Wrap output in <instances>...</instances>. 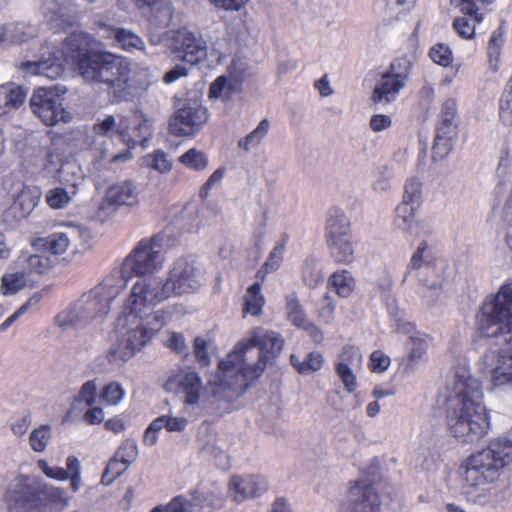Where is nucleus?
Masks as SVG:
<instances>
[{"instance_id": "72a5a7b5", "label": "nucleus", "mask_w": 512, "mask_h": 512, "mask_svg": "<svg viewBox=\"0 0 512 512\" xmlns=\"http://www.w3.org/2000/svg\"><path fill=\"white\" fill-rule=\"evenodd\" d=\"M352 236L347 215L340 210H332L326 224L327 241Z\"/></svg>"}, {"instance_id": "58836bf2", "label": "nucleus", "mask_w": 512, "mask_h": 512, "mask_svg": "<svg viewBox=\"0 0 512 512\" xmlns=\"http://www.w3.org/2000/svg\"><path fill=\"white\" fill-rule=\"evenodd\" d=\"M34 251L31 254L23 252L18 261L25 273H45L52 266V260L43 251Z\"/></svg>"}, {"instance_id": "aec40b11", "label": "nucleus", "mask_w": 512, "mask_h": 512, "mask_svg": "<svg viewBox=\"0 0 512 512\" xmlns=\"http://www.w3.org/2000/svg\"><path fill=\"white\" fill-rule=\"evenodd\" d=\"M118 132L129 147L144 146L152 137L153 122L146 114L135 111L131 117L121 120Z\"/></svg>"}, {"instance_id": "dca6fc26", "label": "nucleus", "mask_w": 512, "mask_h": 512, "mask_svg": "<svg viewBox=\"0 0 512 512\" xmlns=\"http://www.w3.org/2000/svg\"><path fill=\"white\" fill-rule=\"evenodd\" d=\"M58 181L65 187H56L46 193V202L52 209L66 208L78 193L83 181L81 169L72 163L62 165L57 170Z\"/></svg>"}, {"instance_id": "e2e57ef3", "label": "nucleus", "mask_w": 512, "mask_h": 512, "mask_svg": "<svg viewBox=\"0 0 512 512\" xmlns=\"http://www.w3.org/2000/svg\"><path fill=\"white\" fill-rule=\"evenodd\" d=\"M116 129V118L113 115L106 116L103 120L94 125V132L99 136H111Z\"/></svg>"}, {"instance_id": "c03bdc74", "label": "nucleus", "mask_w": 512, "mask_h": 512, "mask_svg": "<svg viewBox=\"0 0 512 512\" xmlns=\"http://www.w3.org/2000/svg\"><path fill=\"white\" fill-rule=\"evenodd\" d=\"M52 435V427L48 424H42L34 428L28 438L31 450L37 453L44 452L52 440Z\"/></svg>"}, {"instance_id": "ddd939ff", "label": "nucleus", "mask_w": 512, "mask_h": 512, "mask_svg": "<svg viewBox=\"0 0 512 512\" xmlns=\"http://www.w3.org/2000/svg\"><path fill=\"white\" fill-rule=\"evenodd\" d=\"M168 47L178 60L196 65L207 55V43L200 33L187 27L168 31Z\"/></svg>"}, {"instance_id": "0e129e2a", "label": "nucleus", "mask_w": 512, "mask_h": 512, "mask_svg": "<svg viewBox=\"0 0 512 512\" xmlns=\"http://www.w3.org/2000/svg\"><path fill=\"white\" fill-rule=\"evenodd\" d=\"M390 358L382 351L376 350L370 356V369L376 373H382L390 366Z\"/></svg>"}, {"instance_id": "a18cd8bd", "label": "nucleus", "mask_w": 512, "mask_h": 512, "mask_svg": "<svg viewBox=\"0 0 512 512\" xmlns=\"http://www.w3.org/2000/svg\"><path fill=\"white\" fill-rule=\"evenodd\" d=\"M264 304L265 298L261 293V283L256 282L246 291L243 313L253 316L259 315Z\"/></svg>"}, {"instance_id": "bf43d9fd", "label": "nucleus", "mask_w": 512, "mask_h": 512, "mask_svg": "<svg viewBox=\"0 0 512 512\" xmlns=\"http://www.w3.org/2000/svg\"><path fill=\"white\" fill-rule=\"evenodd\" d=\"M38 468L43 472L48 478L57 480V481H65L69 477L68 468L66 469L58 466H50L46 459H40L38 461Z\"/></svg>"}, {"instance_id": "de8ad7c7", "label": "nucleus", "mask_w": 512, "mask_h": 512, "mask_svg": "<svg viewBox=\"0 0 512 512\" xmlns=\"http://www.w3.org/2000/svg\"><path fill=\"white\" fill-rule=\"evenodd\" d=\"M400 203L420 207L422 203V183L417 177H410L406 180Z\"/></svg>"}, {"instance_id": "1a4fd4ad", "label": "nucleus", "mask_w": 512, "mask_h": 512, "mask_svg": "<svg viewBox=\"0 0 512 512\" xmlns=\"http://www.w3.org/2000/svg\"><path fill=\"white\" fill-rule=\"evenodd\" d=\"M125 287L122 279L107 277L100 285L83 294L76 301V308L83 314L86 322L103 317L110 311L111 302Z\"/></svg>"}, {"instance_id": "f704fd0d", "label": "nucleus", "mask_w": 512, "mask_h": 512, "mask_svg": "<svg viewBox=\"0 0 512 512\" xmlns=\"http://www.w3.org/2000/svg\"><path fill=\"white\" fill-rule=\"evenodd\" d=\"M26 92L22 87L7 83L0 85V116L5 115L11 109L19 108L25 99Z\"/></svg>"}, {"instance_id": "338daca9", "label": "nucleus", "mask_w": 512, "mask_h": 512, "mask_svg": "<svg viewBox=\"0 0 512 512\" xmlns=\"http://www.w3.org/2000/svg\"><path fill=\"white\" fill-rule=\"evenodd\" d=\"M226 173V169L224 167H219L216 169L208 178V180L203 184V186L200 189V197L206 198L209 194V191L219 185L224 178V175Z\"/></svg>"}, {"instance_id": "6e6552de", "label": "nucleus", "mask_w": 512, "mask_h": 512, "mask_svg": "<svg viewBox=\"0 0 512 512\" xmlns=\"http://www.w3.org/2000/svg\"><path fill=\"white\" fill-rule=\"evenodd\" d=\"M411 70L412 61L408 56L392 61L376 83L371 101L381 106L394 102L407 85Z\"/></svg>"}, {"instance_id": "4c0bfd02", "label": "nucleus", "mask_w": 512, "mask_h": 512, "mask_svg": "<svg viewBox=\"0 0 512 512\" xmlns=\"http://www.w3.org/2000/svg\"><path fill=\"white\" fill-rule=\"evenodd\" d=\"M325 358L320 351H311L303 359L291 354L290 363L301 375H310L320 371L325 365Z\"/></svg>"}, {"instance_id": "c756f323", "label": "nucleus", "mask_w": 512, "mask_h": 512, "mask_svg": "<svg viewBox=\"0 0 512 512\" xmlns=\"http://www.w3.org/2000/svg\"><path fill=\"white\" fill-rule=\"evenodd\" d=\"M437 261H440V259H435L432 246L426 241L420 242L407 266L405 279L408 277L415 278L417 273L425 272L427 269L428 271L431 270L430 266L434 265Z\"/></svg>"}, {"instance_id": "f8f14e48", "label": "nucleus", "mask_w": 512, "mask_h": 512, "mask_svg": "<svg viewBox=\"0 0 512 512\" xmlns=\"http://www.w3.org/2000/svg\"><path fill=\"white\" fill-rule=\"evenodd\" d=\"M163 388L166 392L183 396L187 407H200L204 402L205 388L197 371L191 367L173 370L167 377Z\"/></svg>"}, {"instance_id": "9b49d317", "label": "nucleus", "mask_w": 512, "mask_h": 512, "mask_svg": "<svg viewBox=\"0 0 512 512\" xmlns=\"http://www.w3.org/2000/svg\"><path fill=\"white\" fill-rule=\"evenodd\" d=\"M42 480L34 476H18L6 492L8 512H38L41 503Z\"/></svg>"}, {"instance_id": "393cba45", "label": "nucleus", "mask_w": 512, "mask_h": 512, "mask_svg": "<svg viewBox=\"0 0 512 512\" xmlns=\"http://www.w3.org/2000/svg\"><path fill=\"white\" fill-rule=\"evenodd\" d=\"M397 331L408 335L406 341V353L409 366H414L423 361L428 349L427 336L417 331L410 322L398 324Z\"/></svg>"}, {"instance_id": "37998d69", "label": "nucleus", "mask_w": 512, "mask_h": 512, "mask_svg": "<svg viewBox=\"0 0 512 512\" xmlns=\"http://www.w3.org/2000/svg\"><path fill=\"white\" fill-rule=\"evenodd\" d=\"M269 129L270 122L268 119L265 118L261 120L254 130L238 141V147L243 149L245 152H249L252 149L257 148L263 142L269 132Z\"/></svg>"}, {"instance_id": "774afa93", "label": "nucleus", "mask_w": 512, "mask_h": 512, "mask_svg": "<svg viewBox=\"0 0 512 512\" xmlns=\"http://www.w3.org/2000/svg\"><path fill=\"white\" fill-rule=\"evenodd\" d=\"M246 70L247 63L240 58H234L228 67V77L232 80H237V83L240 85Z\"/></svg>"}, {"instance_id": "5701e85b", "label": "nucleus", "mask_w": 512, "mask_h": 512, "mask_svg": "<svg viewBox=\"0 0 512 512\" xmlns=\"http://www.w3.org/2000/svg\"><path fill=\"white\" fill-rule=\"evenodd\" d=\"M430 269L415 275V278L422 285L421 294L429 304L433 303L443 293L449 278L447 264L443 260L435 262L434 265L430 266Z\"/></svg>"}, {"instance_id": "b1692460", "label": "nucleus", "mask_w": 512, "mask_h": 512, "mask_svg": "<svg viewBox=\"0 0 512 512\" xmlns=\"http://www.w3.org/2000/svg\"><path fill=\"white\" fill-rule=\"evenodd\" d=\"M419 207L399 203L395 208L394 226L408 238H418L431 232L430 223L417 218Z\"/></svg>"}, {"instance_id": "c9c22d12", "label": "nucleus", "mask_w": 512, "mask_h": 512, "mask_svg": "<svg viewBox=\"0 0 512 512\" xmlns=\"http://www.w3.org/2000/svg\"><path fill=\"white\" fill-rule=\"evenodd\" d=\"M33 248L54 255L63 254L70 246V237L66 232H55L46 238H39L32 243Z\"/></svg>"}, {"instance_id": "f257e3e1", "label": "nucleus", "mask_w": 512, "mask_h": 512, "mask_svg": "<svg viewBox=\"0 0 512 512\" xmlns=\"http://www.w3.org/2000/svg\"><path fill=\"white\" fill-rule=\"evenodd\" d=\"M67 66L73 67L89 83L106 86L113 102H128L139 97L149 86L148 71L138 68L122 55L108 51H89L86 37L73 33L59 51L43 52L37 61L22 62L25 74L56 79Z\"/></svg>"}, {"instance_id": "052dcab7", "label": "nucleus", "mask_w": 512, "mask_h": 512, "mask_svg": "<svg viewBox=\"0 0 512 512\" xmlns=\"http://www.w3.org/2000/svg\"><path fill=\"white\" fill-rule=\"evenodd\" d=\"M37 205V199L34 198L30 191H21L14 200L13 208H20L23 215L29 214Z\"/></svg>"}, {"instance_id": "bb28decb", "label": "nucleus", "mask_w": 512, "mask_h": 512, "mask_svg": "<svg viewBox=\"0 0 512 512\" xmlns=\"http://www.w3.org/2000/svg\"><path fill=\"white\" fill-rule=\"evenodd\" d=\"M349 497L353 503L350 512H379V497L371 485L365 482L357 483L349 490Z\"/></svg>"}, {"instance_id": "79ce46f5", "label": "nucleus", "mask_w": 512, "mask_h": 512, "mask_svg": "<svg viewBox=\"0 0 512 512\" xmlns=\"http://www.w3.org/2000/svg\"><path fill=\"white\" fill-rule=\"evenodd\" d=\"M239 87L240 85L237 83V80H232L230 77L222 75L211 83L209 97L229 100Z\"/></svg>"}, {"instance_id": "4be33fe9", "label": "nucleus", "mask_w": 512, "mask_h": 512, "mask_svg": "<svg viewBox=\"0 0 512 512\" xmlns=\"http://www.w3.org/2000/svg\"><path fill=\"white\" fill-rule=\"evenodd\" d=\"M493 0H450L454 7L460 9L465 16L457 17L453 21L455 32L463 39L471 40L475 36L476 24L483 20L482 14L478 13L479 3L489 4Z\"/></svg>"}, {"instance_id": "8fccbe9b", "label": "nucleus", "mask_w": 512, "mask_h": 512, "mask_svg": "<svg viewBox=\"0 0 512 512\" xmlns=\"http://www.w3.org/2000/svg\"><path fill=\"white\" fill-rule=\"evenodd\" d=\"M302 280L309 287H316L323 280L321 269L315 258H307L302 267Z\"/></svg>"}, {"instance_id": "7ed1b4c3", "label": "nucleus", "mask_w": 512, "mask_h": 512, "mask_svg": "<svg viewBox=\"0 0 512 512\" xmlns=\"http://www.w3.org/2000/svg\"><path fill=\"white\" fill-rule=\"evenodd\" d=\"M283 346L280 334L261 328L253 330L219 362L217 372L208 381L213 396L232 401L243 394L249 383L261 376L270 360L280 354Z\"/></svg>"}, {"instance_id": "0eeeda50", "label": "nucleus", "mask_w": 512, "mask_h": 512, "mask_svg": "<svg viewBox=\"0 0 512 512\" xmlns=\"http://www.w3.org/2000/svg\"><path fill=\"white\" fill-rule=\"evenodd\" d=\"M160 242L159 236L139 241L126 256L120 272L113 276L122 279L126 285L133 276H144L162 269L165 256Z\"/></svg>"}, {"instance_id": "39448f33", "label": "nucleus", "mask_w": 512, "mask_h": 512, "mask_svg": "<svg viewBox=\"0 0 512 512\" xmlns=\"http://www.w3.org/2000/svg\"><path fill=\"white\" fill-rule=\"evenodd\" d=\"M446 421L451 434L463 443H477L490 430L480 382L471 375L466 361L459 362L453 369L452 381L447 387Z\"/></svg>"}, {"instance_id": "ea45409f", "label": "nucleus", "mask_w": 512, "mask_h": 512, "mask_svg": "<svg viewBox=\"0 0 512 512\" xmlns=\"http://www.w3.org/2000/svg\"><path fill=\"white\" fill-rule=\"evenodd\" d=\"M328 285L338 296L347 298L356 288V279L352 272L346 269L337 270L330 276Z\"/></svg>"}, {"instance_id": "cd10ccee", "label": "nucleus", "mask_w": 512, "mask_h": 512, "mask_svg": "<svg viewBox=\"0 0 512 512\" xmlns=\"http://www.w3.org/2000/svg\"><path fill=\"white\" fill-rule=\"evenodd\" d=\"M188 425L185 417L162 415L154 419L144 433V443L147 446H154L158 441V433L165 428L168 432H183Z\"/></svg>"}, {"instance_id": "20e7f679", "label": "nucleus", "mask_w": 512, "mask_h": 512, "mask_svg": "<svg viewBox=\"0 0 512 512\" xmlns=\"http://www.w3.org/2000/svg\"><path fill=\"white\" fill-rule=\"evenodd\" d=\"M477 323L488 346L481 358L482 369L490 374L493 386L512 384V281L483 304Z\"/></svg>"}, {"instance_id": "9d476101", "label": "nucleus", "mask_w": 512, "mask_h": 512, "mask_svg": "<svg viewBox=\"0 0 512 512\" xmlns=\"http://www.w3.org/2000/svg\"><path fill=\"white\" fill-rule=\"evenodd\" d=\"M66 91L65 87L59 85L36 89L29 101L32 113L47 126L69 122L71 116L65 111L62 104V95Z\"/></svg>"}, {"instance_id": "a211bd4d", "label": "nucleus", "mask_w": 512, "mask_h": 512, "mask_svg": "<svg viewBox=\"0 0 512 512\" xmlns=\"http://www.w3.org/2000/svg\"><path fill=\"white\" fill-rule=\"evenodd\" d=\"M222 503L220 489L213 487L205 493L196 491L192 500L176 496L165 507L157 506L151 512H212L214 508L221 507Z\"/></svg>"}, {"instance_id": "5fc2aeb1", "label": "nucleus", "mask_w": 512, "mask_h": 512, "mask_svg": "<svg viewBox=\"0 0 512 512\" xmlns=\"http://www.w3.org/2000/svg\"><path fill=\"white\" fill-rule=\"evenodd\" d=\"M431 60L443 67L449 66L453 61V54L450 47L443 43L435 44L429 51Z\"/></svg>"}, {"instance_id": "69168bd1", "label": "nucleus", "mask_w": 512, "mask_h": 512, "mask_svg": "<svg viewBox=\"0 0 512 512\" xmlns=\"http://www.w3.org/2000/svg\"><path fill=\"white\" fill-rule=\"evenodd\" d=\"M416 467L427 472H433L437 468V456L434 453L422 450L416 460Z\"/></svg>"}, {"instance_id": "864d4df0", "label": "nucleus", "mask_w": 512, "mask_h": 512, "mask_svg": "<svg viewBox=\"0 0 512 512\" xmlns=\"http://www.w3.org/2000/svg\"><path fill=\"white\" fill-rule=\"evenodd\" d=\"M126 391L118 382L107 384L101 391V399L110 406L118 405L125 397Z\"/></svg>"}, {"instance_id": "680f3d73", "label": "nucleus", "mask_w": 512, "mask_h": 512, "mask_svg": "<svg viewBox=\"0 0 512 512\" xmlns=\"http://www.w3.org/2000/svg\"><path fill=\"white\" fill-rule=\"evenodd\" d=\"M194 354L197 362L202 367H206L210 364L211 359L208 352V342L204 338L196 337L194 339Z\"/></svg>"}, {"instance_id": "6ab92c4d", "label": "nucleus", "mask_w": 512, "mask_h": 512, "mask_svg": "<svg viewBox=\"0 0 512 512\" xmlns=\"http://www.w3.org/2000/svg\"><path fill=\"white\" fill-rule=\"evenodd\" d=\"M140 203V189L132 180H120L110 185L99 207V212L107 210V214L118 209H134Z\"/></svg>"}, {"instance_id": "2f4dec72", "label": "nucleus", "mask_w": 512, "mask_h": 512, "mask_svg": "<svg viewBox=\"0 0 512 512\" xmlns=\"http://www.w3.org/2000/svg\"><path fill=\"white\" fill-rule=\"evenodd\" d=\"M148 9V21L157 27H166L170 24L174 8L169 0H151L144 7Z\"/></svg>"}, {"instance_id": "49530a36", "label": "nucleus", "mask_w": 512, "mask_h": 512, "mask_svg": "<svg viewBox=\"0 0 512 512\" xmlns=\"http://www.w3.org/2000/svg\"><path fill=\"white\" fill-rule=\"evenodd\" d=\"M179 162L189 169L203 171L208 167L209 158L205 152L190 148L179 157Z\"/></svg>"}, {"instance_id": "a878e982", "label": "nucleus", "mask_w": 512, "mask_h": 512, "mask_svg": "<svg viewBox=\"0 0 512 512\" xmlns=\"http://www.w3.org/2000/svg\"><path fill=\"white\" fill-rule=\"evenodd\" d=\"M268 488L267 481L255 475L233 476L229 482V493L236 502L263 494Z\"/></svg>"}, {"instance_id": "c85d7f7f", "label": "nucleus", "mask_w": 512, "mask_h": 512, "mask_svg": "<svg viewBox=\"0 0 512 512\" xmlns=\"http://www.w3.org/2000/svg\"><path fill=\"white\" fill-rule=\"evenodd\" d=\"M109 31V38H112L115 47L128 53L142 51L147 56L151 55L145 51V42L135 32L122 27H110Z\"/></svg>"}, {"instance_id": "3c124183", "label": "nucleus", "mask_w": 512, "mask_h": 512, "mask_svg": "<svg viewBox=\"0 0 512 512\" xmlns=\"http://www.w3.org/2000/svg\"><path fill=\"white\" fill-rule=\"evenodd\" d=\"M25 271L7 272L2 276L4 294H15L26 285Z\"/></svg>"}, {"instance_id": "4468645a", "label": "nucleus", "mask_w": 512, "mask_h": 512, "mask_svg": "<svg viewBox=\"0 0 512 512\" xmlns=\"http://www.w3.org/2000/svg\"><path fill=\"white\" fill-rule=\"evenodd\" d=\"M164 285L170 296L193 293L203 285V275L193 258L180 257L173 263Z\"/></svg>"}, {"instance_id": "f03ea898", "label": "nucleus", "mask_w": 512, "mask_h": 512, "mask_svg": "<svg viewBox=\"0 0 512 512\" xmlns=\"http://www.w3.org/2000/svg\"><path fill=\"white\" fill-rule=\"evenodd\" d=\"M169 297L168 287L161 278L142 277L134 283L116 321V341L106 355L109 363L117 366L126 363L167 324L170 314L155 307Z\"/></svg>"}, {"instance_id": "09e8293b", "label": "nucleus", "mask_w": 512, "mask_h": 512, "mask_svg": "<svg viewBox=\"0 0 512 512\" xmlns=\"http://www.w3.org/2000/svg\"><path fill=\"white\" fill-rule=\"evenodd\" d=\"M56 323L59 327L68 329L84 324L86 323V320L80 310L76 308V302H74L69 308L56 316Z\"/></svg>"}, {"instance_id": "603ef678", "label": "nucleus", "mask_w": 512, "mask_h": 512, "mask_svg": "<svg viewBox=\"0 0 512 512\" xmlns=\"http://www.w3.org/2000/svg\"><path fill=\"white\" fill-rule=\"evenodd\" d=\"M9 26L14 44L28 41L38 33L37 26L25 22H13L9 23Z\"/></svg>"}, {"instance_id": "f3484780", "label": "nucleus", "mask_w": 512, "mask_h": 512, "mask_svg": "<svg viewBox=\"0 0 512 512\" xmlns=\"http://www.w3.org/2000/svg\"><path fill=\"white\" fill-rule=\"evenodd\" d=\"M207 120V109L196 101H188L174 112L169 127L176 136H194Z\"/></svg>"}, {"instance_id": "2eb2a0df", "label": "nucleus", "mask_w": 512, "mask_h": 512, "mask_svg": "<svg viewBox=\"0 0 512 512\" xmlns=\"http://www.w3.org/2000/svg\"><path fill=\"white\" fill-rule=\"evenodd\" d=\"M458 134V104L449 98L442 105L439 123L433 145V157L443 158L452 148L453 140Z\"/></svg>"}, {"instance_id": "412c9836", "label": "nucleus", "mask_w": 512, "mask_h": 512, "mask_svg": "<svg viewBox=\"0 0 512 512\" xmlns=\"http://www.w3.org/2000/svg\"><path fill=\"white\" fill-rule=\"evenodd\" d=\"M363 356L359 348L346 345L335 360V371L347 393H353L357 388L355 370L360 369Z\"/></svg>"}, {"instance_id": "7c9ffc66", "label": "nucleus", "mask_w": 512, "mask_h": 512, "mask_svg": "<svg viewBox=\"0 0 512 512\" xmlns=\"http://www.w3.org/2000/svg\"><path fill=\"white\" fill-rule=\"evenodd\" d=\"M495 193L499 201L502 202L501 217L507 223L505 242L512 252V183H499Z\"/></svg>"}, {"instance_id": "4d7b16f0", "label": "nucleus", "mask_w": 512, "mask_h": 512, "mask_svg": "<svg viewBox=\"0 0 512 512\" xmlns=\"http://www.w3.org/2000/svg\"><path fill=\"white\" fill-rule=\"evenodd\" d=\"M114 456L129 467L137 459L138 446L133 441H125L116 451Z\"/></svg>"}, {"instance_id": "a19ab883", "label": "nucleus", "mask_w": 512, "mask_h": 512, "mask_svg": "<svg viewBox=\"0 0 512 512\" xmlns=\"http://www.w3.org/2000/svg\"><path fill=\"white\" fill-rule=\"evenodd\" d=\"M327 244L336 262L351 264L355 260L352 236L330 240Z\"/></svg>"}, {"instance_id": "423d86ee", "label": "nucleus", "mask_w": 512, "mask_h": 512, "mask_svg": "<svg viewBox=\"0 0 512 512\" xmlns=\"http://www.w3.org/2000/svg\"><path fill=\"white\" fill-rule=\"evenodd\" d=\"M511 463L512 441L505 437L490 440L485 448L472 453L463 463V482L467 493L478 502H486L492 494L493 485Z\"/></svg>"}, {"instance_id": "13d9d810", "label": "nucleus", "mask_w": 512, "mask_h": 512, "mask_svg": "<svg viewBox=\"0 0 512 512\" xmlns=\"http://www.w3.org/2000/svg\"><path fill=\"white\" fill-rule=\"evenodd\" d=\"M66 466L69 472L68 479L71 481V488L76 492L79 490L82 482L81 463L77 457L70 455L66 459Z\"/></svg>"}, {"instance_id": "e433bc0d", "label": "nucleus", "mask_w": 512, "mask_h": 512, "mask_svg": "<svg viewBox=\"0 0 512 512\" xmlns=\"http://www.w3.org/2000/svg\"><path fill=\"white\" fill-rule=\"evenodd\" d=\"M286 315L289 321L296 327L304 330H316L317 327L310 323L306 318L304 309L300 300L295 292H291L286 296Z\"/></svg>"}, {"instance_id": "473e14b6", "label": "nucleus", "mask_w": 512, "mask_h": 512, "mask_svg": "<svg viewBox=\"0 0 512 512\" xmlns=\"http://www.w3.org/2000/svg\"><path fill=\"white\" fill-rule=\"evenodd\" d=\"M506 31L503 25L494 30L487 44V59L489 70L493 73L497 72L501 63V53L506 41Z\"/></svg>"}, {"instance_id": "6e6d98bb", "label": "nucleus", "mask_w": 512, "mask_h": 512, "mask_svg": "<svg viewBox=\"0 0 512 512\" xmlns=\"http://www.w3.org/2000/svg\"><path fill=\"white\" fill-rule=\"evenodd\" d=\"M96 392L97 386L95 381H87L81 386L74 402L79 404L84 403L85 406L91 407L96 402Z\"/></svg>"}]
</instances>
